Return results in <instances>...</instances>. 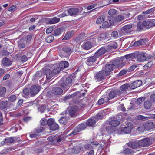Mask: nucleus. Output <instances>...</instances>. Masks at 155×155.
Instances as JSON below:
<instances>
[{
  "label": "nucleus",
  "instance_id": "1",
  "mask_svg": "<svg viewBox=\"0 0 155 155\" xmlns=\"http://www.w3.org/2000/svg\"><path fill=\"white\" fill-rule=\"evenodd\" d=\"M43 74L42 75L43 78L41 79L42 81H44V84L47 82L46 81L51 79L53 75H54L53 72L49 69H45L44 70Z\"/></svg>",
  "mask_w": 155,
  "mask_h": 155
},
{
  "label": "nucleus",
  "instance_id": "2",
  "mask_svg": "<svg viewBox=\"0 0 155 155\" xmlns=\"http://www.w3.org/2000/svg\"><path fill=\"white\" fill-rule=\"evenodd\" d=\"M87 127V124L85 123H82L77 126L74 129V130L70 134H69V136H73L76 134H78V132L84 130Z\"/></svg>",
  "mask_w": 155,
  "mask_h": 155
},
{
  "label": "nucleus",
  "instance_id": "3",
  "mask_svg": "<svg viewBox=\"0 0 155 155\" xmlns=\"http://www.w3.org/2000/svg\"><path fill=\"white\" fill-rule=\"evenodd\" d=\"M74 83L71 77H68L66 79L65 82L63 83L61 86L64 90H67Z\"/></svg>",
  "mask_w": 155,
  "mask_h": 155
},
{
  "label": "nucleus",
  "instance_id": "4",
  "mask_svg": "<svg viewBox=\"0 0 155 155\" xmlns=\"http://www.w3.org/2000/svg\"><path fill=\"white\" fill-rule=\"evenodd\" d=\"M124 60V57H121L113 61L112 64L113 66L117 67H122L125 64V62H122Z\"/></svg>",
  "mask_w": 155,
  "mask_h": 155
},
{
  "label": "nucleus",
  "instance_id": "5",
  "mask_svg": "<svg viewBox=\"0 0 155 155\" xmlns=\"http://www.w3.org/2000/svg\"><path fill=\"white\" fill-rule=\"evenodd\" d=\"M104 70H102L97 73L95 76V79L97 81H100L104 79L106 76H107Z\"/></svg>",
  "mask_w": 155,
  "mask_h": 155
},
{
  "label": "nucleus",
  "instance_id": "6",
  "mask_svg": "<svg viewBox=\"0 0 155 155\" xmlns=\"http://www.w3.org/2000/svg\"><path fill=\"white\" fill-rule=\"evenodd\" d=\"M130 14L127 12V13H124V16L119 15L114 17V22L119 23L123 21L124 17L127 18L129 17Z\"/></svg>",
  "mask_w": 155,
  "mask_h": 155
},
{
  "label": "nucleus",
  "instance_id": "7",
  "mask_svg": "<svg viewBox=\"0 0 155 155\" xmlns=\"http://www.w3.org/2000/svg\"><path fill=\"white\" fill-rule=\"evenodd\" d=\"M127 125V127L122 128L121 129L122 131L125 134L130 133L133 128V124L131 122H128Z\"/></svg>",
  "mask_w": 155,
  "mask_h": 155
},
{
  "label": "nucleus",
  "instance_id": "8",
  "mask_svg": "<svg viewBox=\"0 0 155 155\" xmlns=\"http://www.w3.org/2000/svg\"><path fill=\"white\" fill-rule=\"evenodd\" d=\"M97 58L95 56L94 54L93 56L87 58L86 59V64L89 66L93 65L96 61Z\"/></svg>",
  "mask_w": 155,
  "mask_h": 155
},
{
  "label": "nucleus",
  "instance_id": "9",
  "mask_svg": "<svg viewBox=\"0 0 155 155\" xmlns=\"http://www.w3.org/2000/svg\"><path fill=\"white\" fill-rule=\"evenodd\" d=\"M139 143L140 146L147 147L151 144L150 139L148 138H145L140 141Z\"/></svg>",
  "mask_w": 155,
  "mask_h": 155
},
{
  "label": "nucleus",
  "instance_id": "10",
  "mask_svg": "<svg viewBox=\"0 0 155 155\" xmlns=\"http://www.w3.org/2000/svg\"><path fill=\"white\" fill-rule=\"evenodd\" d=\"M144 123L145 130L155 129V124L152 122L147 121Z\"/></svg>",
  "mask_w": 155,
  "mask_h": 155
},
{
  "label": "nucleus",
  "instance_id": "11",
  "mask_svg": "<svg viewBox=\"0 0 155 155\" xmlns=\"http://www.w3.org/2000/svg\"><path fill=\"white\" fill-rule=\"evenodd\" d=\"M155 20H147L143 22V25L146 28H149L155 26Z\"/></svg>",
  "mask_w": 155,
  "mask_h": 155
},
{
  "label": "nucleus",
  "instance_id": "12",
  "mask_svg": "<svg viewBox=\"0 0 155 155\" xmlns=\"http://www.w3.org/2000/svg\"><path fill=\"white\" fill-rule=\"evenodd\" d=\"M63 90L60 87H55L52 88V94H54L55 95H60L63 93Z\"/></svg>",
  "mask_w": 155,
  "mask_h": 155
},
{
  "label": "nucleus",
  "instance_id": "13",
  "mask_svg": "<svg viewBox=\"0 0 155 155\" xmlns=\"http://www.w3.org/2000/svg\"><path fill=\"white\" fill-rule=\"evenodd\" d=\"M120 91L118 89H116L114 90H113L111 91L109 94V98L110 99H113L116 97L117 95L120 94Z\"/></svg>",
  "mask_w": 155,
  "mask_h": 155
},
{
  "label": "nucleus",
  "instance_id": "14",
  "mask_svg": "<svg viewBox=\"0 0 155 155\" xmlns=\"http://www.w3.org/2000/svg\"><path fill=\"white\" fill-rule=\"evenodd\" d=\"M137 61L142 62L145 61L147 59V54L145 53H141L138 54L137 56Z\"/></svg>",
  "mask_w": 155,
  "mask_h": 155
},
{
  "label": "nucleus",
  "instance_id": "15",
  "mask_svg": "<svg viewBox=\"0 0 155 155\" xmlns=\"http://www.w3.org/2000/svg\"><path fill=\"white\" fill-rule=\"evenodd\" d=\"M142 84L141 81L137 80L130 84V89H134L140 86Z\"/></svg>",
  "mask_w": 155,
  "mask_h": 155
},
{
  "label": "nucleus",
  "instance_id": "16",
  "mask_svg": "<svg viewBox=\"0 0 155 155\" xmlns=\"http://www.w3.org/2000/svg\"><path fill=\"white\" fill-rule=\"evenodd\" d=\"M60 21V18L56 17L52 18H46V22L47 24H51L56 23Z\"/></svg>",
  "mask_w": 155,
  "mask_h": 155
},
{
  "label": "nucleus",
  "instance_id": "17",
  "mask_svg": "<svg viewBox=\"0 0 155 155\" xmlns=\"http://www.w3.org/2000/svg\"><path fill=\"white\" fill-rule=\"evenodd\" d=\"M132 27V25L131 24L127 25L122 27L121 31L124 33H129L131 31Z\"/></svg>",
  "mask_w": 155,
  "mask_h": 155
},
{
  "label": "nucleus",
  "instance_id": "18",
  "mask_svg": "<svg viewBox=\"0 0 155 155\" xmlns=\"http://www.w3.org/2000/svg\"><path fill=\"white\" fill-rule=\"evenodd\" d=\"M113 69V67L112 64H106L105 67L104 72L106 74L109 75L110 74V72L112 71Z\"/></svg>",
  "mask_w": 155,
  "mask_h": 155
},
{
  "label": "nucleus",
  "instance_id": "19",
  "mask_svg": "<svg viewBox=\"0 0 155 155\" xmlns=\"http://www.w3.org/2000/svg\"><path fill=\"white\" fill-rule=\"evenodd\" d=\"M107 50L104 47H102L98 50L94 54L95 56L98 58L102 55L104 54L107 51Z\"/></svg>",
  "mask_w": 155,
  "mask_h": 155
},
{
  "label": "nucleus",
  "instance_id": "20",
  "mask_svg": "<svg viewBox=\"0 0 155 155\" xmlns=\"http://www.w3.org/2000/svg\"><path fill=\"white\" fill-rule=\"evenodd\" d=\"M128 146L134 149L139 148L140 147L139 141H135L134 142H130L128 143Z\"/></svg>",
  "mask_w": 155,
  "mask_h": 155
},
{
  "label": "nucleus",
  "instance_id": "21",
  "mask_svg": "<svg viewBox=\"0 0 155 155\" xmlns=\"http://www.w3.org/2000/svg\"><path fill=\"white\" fill-rule=\"evenodd\" d=\"M40 88L38 87L35 86H31L30 90V93L31 95H35L37 94L39 91Z\"/></svg>",
  "mask_w": 155,
  "mask_h": 155
},
{
  "label": "nucleus",
  "instance_id": "22",
  "mask_svg": "<svg viewBox=\"0 0 155 155\" xmlns=\"http://www.w3.org/2000/svg\"><path fill=\"white\" fill-rule=\"evenodd\" d=\"M80 10L77 8H72L69 9L68 11V13L71 15H77Z\"/></svg>",
  "mask_w": 155,
  "mask_h": 155
},
{
  "label": "nucleus",
  "instance_id": "23",
  "mask_svg": "<svg viewBox=\"0 0 155 155\" xmlns=\"http://www.w3.org/2000/svg\"><path fill=\"white\" fill-rule=\"evenodd\" d=\"M153 114L149 115L148 116H144L143 115H139L137 117V118L138 120H141L143 121L148 120L149 119H153L154 117H153L152 115Z\"/></svg>",
  "mask_w": 155,
  "mask_h": 155
},
{
  "label": "nucleus",
  "instance_id": "24",
  "mask_svg": "<svg viewBox=\"0 0 155 155\" xmlns=\"http://www.w3.org/2000/svg\"><path fill=\"white\" fill-rule=\"evenodd\" d=\"M2 63L3 66L5 67L9 66L12 64L10 60L6 57H4L3 59Z\"/></svg>",
  "mask_w": 155,
  "mask_h": 155
},
{
  "label": "nucleus",
  "instance_id": "25",
  "mask_svg": "<svg viewBox=\"0 0 155 155\" xmlns=\"http://www.w3.org/2000/svg\"><path fill=\"white\" fill-rule=\"evenodd\" d=\"M145 41V39H141L135 41L134 44V45L135 47L140 46L142 45H144L146 43Z\"/></svg>",
  "mask_w": 155,
  "mask_h": 155
},
{
  "label": "nucleus",
  "instance_id": "26",
  "mask_svg": "<svg viewBox=\"0 0 155 155\" xmlns=\"http://www.w3.org/2000/svg\"><path fill=\"white\" fill-rule=\"evenodd\" d=\"M117 45L116 42H113L107 46V48L110 50L115 49L117 48Z\"/></svg>",
  "mask_w": 155,
  "mask_h": 155
},
{
  "label": "nucleus",
  "instance_id": "27",
  "mask_svg": "<svg viewBox=\"0 0 155 155\" xmlns=\"http://www.w3.org/2000/svg\"><path fill=\"white\" fill-rule=\"evenodd\" d=\"M77 107L76 106H73L70 108L69 110V113L71 117H73L74 115L77 110Z\"/></svg>",
  "mask_w": 155,
  "mask_h": 155
},
{
  "label": "nucleus",
  "instance_id": "28",
  "mask_svg": "<svg viewBox=\"0 0 155 155\" xmlns=\"http://www.w3.org/2000/svg\"><path fill=\"white\" fill-rule=\"evenodd\" d=\"M96 120L94 119V118L93 119L91 118L88 119L87 122V124L89 126H94L96 123Z\"/></svg>",
  "mask_w": 155,
  "mask_h": 155
},
{
  "label": "nucleus",
  "instance_id": "29",
  "mask_svg": "<svg viewBox=\"0 0 155 155\" xmlns=\"http://www.w3.org/2000/svg\"><path fill=\"white\" fill-rule=\"evenodd\" d=\"M69 65L68 62L66 61H62L59 64V67L61 69H64L67 68Z\"/></svg>",
  "mask_w": 155,
  "mask_h": 155
},
{
  "label": "nucleus",
  "instance_id": "30",
  "mask_svg": "<svg viewBox=\"0 0 155 155\" xmlns=\"http://www.w3.org/2000/svg\"><path fill=\"white\" fill-rule=\"evenodd\" d=\"M92 47V45L91 42L89 41L86 42L82 46L83 48L85 50H88L91 48Z\"/></svg>",
  "mask_w": 155,
  "mask_h": 155
},
{
  "label": "nucleus",
  "instance_id": "31",
  "mask_svg": "<svg viewBox=\"0 0 155 155\" xmlns=\"http://www.w3.org/2000/svg\"><path fill=\"white\" fill-rule=\"evenodd\" d=\"M105 18L106 17L104 15H101L97 18L96 23L97 24H100L105 20Z\"/></svg>",
  "mask_w": 155,
  "mask_h": 155
},
{
  "label": "nucleus",
  "instance_id": "32",
  "mask_svg": "<svg viewBox=\"0 0 155 155\" xmlns=\"http://www.w3.org/2000/svg\"><path fill=\"white\" fill-rule=\"evenodd\" d=\"M62 49L64 52L66 53L68 55L70 54L72 52L71 48L68 46H65Z\"/></svg>",
  "mask_w": 155,
  "mask_h": 155
},
{
  "label": "nucleus",
  "instance_id": "33",
  "mask_svg": "<svg viewBox=\"0 0 155 155\" xmlns=\"http://www.w3.org/2000/svg\"><path fill=\"white\" fill-rule=\"evenodd\" d=\"M27 41L26 40H21L18 43V47L21 48H23L25 47V44L27 43Z\"/></svg>",
  "mask_w": 155,
  "mask_h": 155
},
{
  "label": "nucleus",
  "instance_id": "34",
  "mask_svg": "<svg viewBox=\"0 0 155 155\" xmlns=\"http://www.w3.org/2000/svg\"><path fill=\"white\" fill-rule=\"evenodd\" d=\"M74 33V31H71L66 34L65 36L63 38V40H68L70 39Z\"/></svg>",
  "mask_w": 155,
  "mask_h": 155
},
{
  "label": "nucleus",
  "instance_id": "35",
  "mask_svg": "<svg viewBox=\"0 0 155 155\" xmlns=\"http://www.w3.org/2000/svg\"><path fill=\"white\" fill-rule=\"evenodd\" d=\"M6 89L4 87H0V97H4L5 94Z\"/></svg>",
  "mask_w": 155,
  "mask_h": 155
},
{
  "label": "nucleus",
  "instance_id": "36",
  "mask_svg": "<svg viewBox=\"0 0 155 155\" xmlns=\"http://www.w3.org/2000/svg\"><path fill=\"white\" fill-rule=\"evenodd\" d=\"M120 123L119 121L113 120L109 122V124L112 127H116L118 126Z\"/></svg>",
  "mask_w": 155,
  "mask_h": 155
},
{
  "label": "nucleus",
  "instance_id": "37",
  "mask_svg": "<svg viewBox=\"0 0 155 155\" xmlns=\"http://www.w3.org/2000/svg\"><path fill=\"white\" fill-rule=\"evenodd\" d=\"M134 153L133 150L128 148H126L123 151V153L125 155H128L133 154Z\"/></svg>",
  "mask_w": 155,
  "mask_h": 155
},
{
  "label": "nucleus",
  "instance_id": "38",
  "mask_svg": "<svg viewBox=\"0 0 155 155\" xmlns=\"http://www.w3.org/2000/svg\"><path fill=\"white\" fill-rule=\"evenodd\" d=\"M63 31V29L61 28H58L55 29L54 31V35L58 36Z\"/></svg>",
  "mask_w": 155,
  "mask_h": 155
},
{
  "label": "nucleus",
  "instance_id": "39",
  "mask_svg": "<svg viewBox=\"0 0 155 155\" xmlns=\"http://www.w3.org/2000/svg\"><path fill=\"white\" fill-rule=\"evenodd\" d=\"M110 100L109 98L104 97V98H102L99 99L98 101V105H101L104 103V101L107 102H108V101Z\"/></svg>",
  "mask_w": 155,
  "mask_h": 155
},
{
  "label": "nucleus",
  "instance_id": "40",
  "mask_svg": "<svg viewBox=\"0 0 155 155\" xmlns=\"http://www.w3.org/2000/svg\"><path fill=\"white\" fill-rule=\"evenodd\" d=\"M144 106L146 109H149L151 106V103L150 101H146L144 102Z\"/></svg>",
  "mask_w": 155,
  "mask_h": 155
},
{
  "label": "nucleus",
  "instance_id": "41",
  "mask_svg": "<svg viewBox=\"0 0 155 155\" xmlns=\"http://www.w3.org/2000/svg\"><path fill=\"white\" fill-rule=\"evenodd\" d=\"M49 127L51 130L54 131L59 129V126L55 122L51 125Z\"/></svg>",
  "mask_w": 155,
  "mask_h": 155
},
{
  "label": "nucleus",
  "instance_id": "42",
  "mask_svg": "<svg viewBox=\"0 0 155 155\" xmlns=\"http://www.w3.org/2000/svg\"><path fill=\"white\" fill-rule=\"evenodd\" d=\"M130 84L128 83L125 84L120 86L121 89L123 91H126L128 88H130Z\"/></svg>",
  "mask_w": 155,
  "mask_h": 155
},
{
  "label": "nucleus",
  "instance_id": "43",
  "mask_svg": "<svg viewBox=\"0 0 155 155\" xmlns=\"http://www.w3.org/2000/svg\"><path fill=\"white\" fill-rule=\"evenodd\" d=\"M144 25H143V22H139L137 24V30L139 32L141 31Z\"/></svg>",
  "mask_w": 155,
  "mask_h": 155
},
{
  "label": "nucleus",
  "instance_id": "44",
  "mask_svg": "<svg viewBox=\"0 0 155 155\" xmlns=\"http://www.w3.org/2000/svg\"><path fill=\"white\" fill-rule=\"evenodd\" d=\"M123 57H124V58H125L127 59H129L130 58L133 59L135 58V55L134 53L130 54L127 55H126Z\"/></svg>",
  "mask_w": 155,
  "mask_h": 155
},
{
  "label": "nucleus",
  "instance_id": "45",
  "mask_svg": "<svg viewBox=\"0 0 155 155\" xmlns=\"http://www.w3.org/2000/svg\"><path fill=\"white\" fill-rule=\"evenodd\" d=\"M103 116L101 112H100L97 114L94 118L96 119V120H101L103 118Z\"/></svg>",
  "mask_w": 155,
  "mask_h": 155
},
{
  "label": "nucleus",
  "instance_id": "46",
  "mask_svg": "<svg viewBox=\"0 0 155 155\" xmlns=\"http://www.w3.org/2000/svg\"><path fill=\"white\" fill-rule=\"evenodd\" d=\"M59 122L61 124H65L67 123V119L66 117H63L59 120Z\"/></svg>",
  "mask_w": 155,
  "mask_h": 155
},
{
  "label": "nucleus",
  "instance_id": "47",
  "mask_svg": "<svg viewBox=\"0 0 155 155\" xmlns=\"http://www.w3.org/2000/svg\"><path fill=\"white\" fill-rule=\"evenodd\" d=\"M54 39V37L52 35H50L47 37L45 41L46 42L49 43H51Z\"/></svg>",
  "mask_w": 155,
  "mask_h": 155
},
{
  "label": "nucleus",
  "instance_id": "48",
  "mask_svg": "<svg viewBox=\"0 0 155 155\" xmlns=\"http://www.w3.org/2000/svg\"><path fill=\"white\" fill-rule=\"evenodd\" d=\"M137 130L141 132L143 131L144 130H145L144 123L141 124L139 125L137 128Z\"/></svg>",
  "mask_w": 155,
  "mask_h": 155
},
{
  "label": "nucleus",
  "instance_id": "49",
  "mask_svg": "<svg viewBox=\"0 0 155 155\" xmlns=\"http://www.w3.org/2000/svg\"><path fill=\"white\" fill-rule=\"evenodd\" d=\"M6 143H12L14 142V139L13 137H8L5 138Z\"/></svg>",
  "mask_w": 155,
  "mask_h": 155
},
{
  "label": "nucleus",
  "instance_id": "50",
  "mask_svg": "<svg viewBox=\"0 0 155 155\" xmlns=\"http://www.w3.org/2000/svg\"><path fill=\"white\" fill-rule=\"evenodd\" d=\"M111 36L115 39L119 37L118 33L116 31H113L111 33Z\"/></svg>",
  "mask_w": 155,
  "mask_h": 155
},
{
  "label": "nucleus",
  "instance_id": "51",
  "mask_svg": "<svg viewBox=\"0 0 155 155\" xmlns=\"http://www.w3.org/2000/svg\"><path fill=\"white\" fill-rule=\"evenodd\" d=\"M84 34L82 33L78 36L76 38V40L77 41H80L83 40L84 38Z\"/></svg>",
  "mask_w": 155,
  "mask_h": 155
},
{
  "label": "nucleus",
  "instance_id": "52",
  "mask_svg": "<svg viewBox=\"0 0 155 155\" xmlns=\"http://www.w3.org/2000/svg\"><path fill=\"white\" fill-rule=\"evenodd\" d=\"M30 93V91L29 89L28 88L24 89L23 91V93L25 95V98L26 97L25 96H28L29 94ZM23 96L24 97V96Z\"/></svg>",
  "mask_w": 155,
  "mask_h": 155
},
{
  "label": "nucleus",
  "instance_id": "53",
  "mask_svg": "<svg viewBox=\"0 0 155 155\" xmlns=\"http://www.w3.org/2000/svg\"><path fill=\"white\" fill-rule=\"evenodd\" d=\"M61 68L59 67H57L53 69V74L55 75L56 74H58L60 71Z\"/></svg>",
  "mask_w": 155,
  "mask_h": 155
},
{
  "label": "nucleus",
  "instance_id": "54",
  "mask_svg": "<svg viewBox=\"0 0 155 155\" xmlns=\"http://www.w3.org/2000/svg\"><path fill=\"white\" fill-rule=\"evenodd\" d=\"M106 130L109 134L113 133L115 131L111 126H109L106 127Z\"/></svg>",
  "mask_w": 155,
  "mask_h": 155
},
{
  "label": "nucleus",
  "instance_id": "55",
  "mask_svg": "<svg viewBox=\"0 0 155 155\" xmlns=\"http://www.w3.org/2000/svg\"><path fill=\"white\" fill-rule=\"evenodd\" d=\"M8 101H2L1 102V108L3 109H5L8 107Z\"/></svg>",
  "mask_w": 155,
  "mask_h": 155
},
{
  "label": "nucleus",
  "instance_id": "56",
  "mask_svg": "<svg viewBox=\"0 0 155 155\" xmlns=\"http://www.w3.org/2000/svg\"><path fill=\"white\" fill-rule=\"evenodd\" d=\"M80 149L77 147H74L72 149L71 152L74 153H77L79 152Z\"/></svg>",
  "mask_w": 155,
  "mask_h": 155
},
{
  "label": "nucleus",
  "instance_id": "57",
  "mask_svg": "<svg viewBox=\"0 0 155 155\" xmlns=\"http://www.w3.org/2000/svg\"><path fill=\"white\" fill-rule=\"evenodd\" d=\"M153 65V63L152 62L150 61L148 62L147 64H145L143 67V69H146L148 68H150Z\"/></svg>",
  "mask_w": 155,
  "mask_h": 155
},
{
  "label": "nucleus",
  "instance_id": "58",
  "mask_svg": "<svg viewBox=\"0 0 155 155\" xmlns=\"http://www.w3.org/2000/svg\"><path fill=\"white\" fill-rule=\"evenodd\" d=\"M77 95V93H74L71 94V95H68V96H66L64 97V99L65 100H66L67 99H69L71 98L76 96Z\"/></svg>",
  "mask_w": 155,
  "mask_h": 155
},
{
  "label": "nucleus",
  "instance_id": "59",
  "mask_svg": "<svg viewBox=\"0 0 155 155\" xmlns=\"http://www.w3.org/2000/svg\"><path fill=\"white\" fill-rule=\"evenodd\" d=\"M17 99V97L15 95H12L8 98V100L11 102H13L15 101Z\"/></svg>",
  "mask_w": 155,
  "mask_h": 155
},
{
  "label": "nucleus",
  "instance_id": "60",
  "mask_svg": "<svg viewBox=\"0 0 155 155\" xmlns=\"http://www.w3.org/2000/svg\"><path fill=\"white\" fill-rule=\"evenodd\" d=\"M9 54V52L5 50H3L0 52V54L2 56H7Z\"/></svg>",
  "mask_w": 155,
  "mask_h": 155
},
{
  "label": "nucleus",
  "instance_id": "61",
  "mask_svg": "<svg viewBox=\"0 0 155 155\" xmlns=\"http://www.w3.org/2000/svg\"><path fill=\"white\" fill-rule=\"evenodd\" d=\"M116 12H117L116 10L112 9H110L109 11L108 14L110 15H114L116 14Z\"/></svg>",
  "mask_w": 155,
  "mask_h": 155
},
{
  "label": "nucleus",
  "instance_id": "62",
  "mask_svg": "<svg viewBox=\"0 0 155 155\" xmlns=\"http://www.w3.org/2000/svg\"><path fill=\"white\" fill-rule=\"evenodd\" d=\"M45 109L46 107L44 105L40 106L38 108V110L41 113L43 112Z\"/></svg>",
  "mask_w": 155,
  "mask_h": 155
},
{
  "label": "nucleus",
  "instance_id": "63",
  "mask_svg": "<svg viewBox=\"0 0 155 155\" xmlns=\"http://www.w3.org/2000/svg\"><path fill=\"white\" fill-rule=\"evenodd\" d=\"M54 123V120L52 119H49L47 120V124L50 127L51 125L53 124Z\"/></svg>",
  "mask_w": 155,
  "mask_h": 155
},
{
  "label": "nucleus",
  "instance_id": "64",
  "mask_svg": "<svg viewBox=\"0 0 155 155\" xmlns=\"http://www.w3.org/2000/svg\"><path fill=\"white\" fill-rule=\"evenodd\" d=\"M41 124L42 126H45L47 124V120L45 118H43L40 120Z\"/></svg>",
  "mask_w": 155,
  "mask_h": 155
}]
</instances>
